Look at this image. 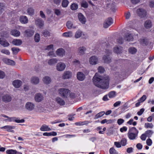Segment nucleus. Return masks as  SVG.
Segmentation results:
<instances>
[{
	"label": "nucleus",
	"mask_w": 154,
	"mask_h": 154,
	"mask_svg": "<svg viewBox=\"0 0 154 154\" xmlns=\"http://www.w3.org/2000/svg\"><path fill=\"white\" fill-rule=\"evenodd\" d=\"M24 121L25 120L23 119L20 120L18 119V118H17L15 117L14 122L17 123H21L24 122Z\"/></svg>",
	"instance_id": "nucleus-56"
},
{
	"label": "nucleus",
	"mask_w": 154,
	"mask_h": 154,
	"mask_svg": "<svg viewBox=\"0 0 154 154\" xmlns=\"http://www.w3.org/2000/svg\"><path fill=\"white\" fill-rule=\"evenodd\" d=\"M66 67L65 64L62 62L58 63L56 66L57 69L59 71H62Z\"/></svg>",
	"instance_id": "nucleus-8"
},
{
	"label": "nucleus",
	"mask_w": 154,
	"mask_h": 154,
	"mask_svg": "<svg viewBox=\"0 0 154 154\" xmlns=\"http://www.w3.org/2000/svg\"><path fill=\"white\" fill-rule=\"evenodd\" d=\"M128 51L129 53L134 54L137 52V50L134 47H130L128 49Z\"/></svg>",
	"instance_id": "nucleus-40"
},
{
	"label": "nucleus",
	"mask_w": 154,
	"mask_h": 154,
	"mask_svg": "<svg viewBox=\"0 0 154 154\" xmlns=\"http://www.w3.org/2000/svg\"><path fill=\"white\" fill-rule=\"evenodd\" d=\"M35 23L40 28H41L44 25V21L41 18L37 19L35 20Z\"/></svg>",
	"instance_id": "nucleus-18"
},
{
	"label": "nucleus",
	"mask_w": 154,
	"mask_h": 154,
	"mask_svg": "<svg viewBox=\"0 0 154 154\" xmlns=\"http://www.w3.org/2000/svg\"><path fill=\"white\" fill-rule=\"evenodd\" d=\"M27 12L28 14L30 15H33L34 14V9L31 7H29L27 9Z\"/></svg>",
	"instance_id": "nucleus-41"
},
{
	"label": "nucleus",
	"mask_w": 154,
	"mask_h": 154,
	"mask_svg": "<svg viewBox=\"0 0 154 154\" xmlns=\"http://www.w3.org/2000/svg\"><path fill=\"white\" fill-rule=\"evenodd\" d=\"M90 123V122L89 121H85L83 122H76L75 123V125H85L87 124Z\"/></svg>",
	"instance_id": "nucleus-38"
},
{
	"label": "nucleus",
	"mask_w": 154,
	"mask_h": 154,
	"mask_svg": "<svg viewBox=\"0 0 154 154\" xmlns=\"http://www.w3.org/2000/svg\"><path fill=\"white\" fill-rule=\"evenodd\" d=\"M82 34V32L80 30H78L75 32V37L76 38L80 37Z\"/></svg>",
	"instance_id": "nucleus-37"
},
{
	"label": "nucleus",
	"mask_w": 154,
	"mask_h": 154,
	"mask_svg": "<svg viewBox=\"0 0 154 154\" xmlns=\"http://www.w3.org/2000/svg\"><path fill=\"white\" fill-rule=\"evenodd\" d=\"M124 40V38L122 37H120L117 39L116 42L117 43L122 44L123 43Z\"/></svg>",
	"instance_id": "nucleus-47"
},
{
	"label": "nucleus",
	"mask_w": 154,
	"mask_h": 154,
	"mask_svg": "<svg viewBox=\"0 0 154 154\" xmlns=\"http://www.w3.org/2000/svg\"><path fill=\"white\" fill-rule=\"evenodd\" d=\"M24 35L27 37L32 36L34 33V31L32 29H28L24 31Z\"/></svg>",
	"instance_id": "nucleus-9"
},
{
	"label": "nucleus",
	"mask_w": 154,
	"mask_h": 154,
	"mask_svg": "<svg viewBox=\"0 0 154 154\" xmlns=\"http://www.w3.org/2000/svg\"><path fill=\"white\" fill-rule=\"evenodd\" d=\"M106 53L107 56H104L103 57V59L106 63H109L110 62L111 60L109 57V55L111 54V51L109 49H106Z\"/></svg>",
	"instance_id": "nucleus-4"
},
{
	"label": "nucleus",
	"mask_w": 154,
	"mask_h": 154,
	"mask_svg": "<svg viewBox=\"0 0 154 154\" xmlns=\"http://www.w3.org/2000/svg\"><path fill=\"white\" fill-rule=\"evenodd\" d=\"M35 107L34 105L32 103L28 102H27L25 105L26 108L29 111L33 110Z\"/></svg>",
	"instance_id": "nucleus-13"
},
{
	"label": "nucleus",
	"mask_w": 154,
	"mask_h": 154,
	"mask_svg": "<svg viewBox=\"0 0 154 154\" xmlns=\"http://www.w3.org/2000/svg\"><path fill=\"white\" fill-rule=\"evenodd\" d=\"M66 26L68 29H71V28L75 29L77 28L76 26H73V24L70 21H68L66 23Z\"/></svg>",
	"instance_id": "nucleus-35"
},
{
	"label": "nucleus",
	"mask_w": 154,
	"mask_h": 154,
	"mask_svg": "<svg viewBox=\"0 0 154 154\" xmlns=\"http://www.w3.org/2000/svg\"><path fill=\"white\" fill-rule=\"evenodd\" d=\"M55 101L56 103L60 106H63L65 104L64 100L61 97H58L56 98Z\"/></svg>",
	"instance_id": "nucleus-19"
},
{
	"label": "nucleus",
	"mask_w": 154,
	"mask_h": 154,
	"mask_svg": "<svg viewBox=\"0 0 154 154\" xmlns=\"http://www.w3.org/2000/svg\"><path fill=\"white\" fill-rule=\"evenodd\" d=\"M1 52L3 54L9 55L10 54V52L8 50L6 49H3L1 51Z\"/></svg>",
	"instance_id": "nucleus-52"
},
{
	"label": "nucleus",
	"mask_w": 154,
	"mask_h": 154,
	"mask_svg": "<svg viewBox=\"0 0 154 154\" xmlns=\"http://www.w3.org/2000/svg\"><path fill=\"white\" fill-rule=\"evenodd\" d=\"M109 81V77H101L98 75V74L97 73H95L93 78L94 85L96 86L103 89H106L108 88Z\"/></svg>",
	"instance_id": "nucleus-1"
},
{
	"label": "nucleus",
	"mask_w": 154,
	"mask_h": 154,
	"mask_svg": "<svg viewBox=\"0 0 154 154\" xmlns=\"http://www.w3.org/2000/svg\"><path fill=\"white\" fill-rule=\"evenodd\" d=\"M140 43L143 45H147L148 44V42L146 38H141L139 40Z\"/></svg>",
	"instance_id": "nucleus-28"
},
{
	"label": "nucleus",
	"mask_w": 154,
	"mask_h": 154,
	"mask_svg": "<svg viewBox=\"0 0 154 154\" xmlns=\"http://www.w3.org/2000/svg\"><path fill=\"white\" fill-rule=\"evenodd\" d=\"M122 48L120 46H116L114 48V52L117 54H120L122 53Z\"/></svg>",
	"instance_id": "nucleus-31"
},
{
	"label": "nucleus",
	"mask_w": 154,
	"mask_h": 154,
	"mask_svg": "<svg viewBox=\"0 0 154 154\" xmlns=\"http://www.w3.org/2000/svg\"><path fill=\"white\" fill-rule=\"evenodd\" d=\"M40 130L42 131H50L51 129L49 127L48 125L45 124L43 125L40 128Z\"/></svg>",
	"instance_id": "nucleus-26"
},
{
	"label": "nucleus",
	"mask_w": 154,
	"mask_h": 154,
	"mask_svg": "<svg viewBox=\"0 0 154 154\" xmlns=\"http://www.w3.org/2000/svg\"><path fill=\"white\" fill-rule=\"evenodd\" d=\"M15 117H10L9 118V119H6L5 121H8L9 122H14Z\"/></svg>",
	"instance_id": "nucleus-61"
},
{
	"label": "nucleus",
	"mask_w": 154,
	"mask_h": 154,
	"mask_svg": "<svg viewBox=\"0 0 154 154\" xmlns=\"http://www.w3.org/2000/svg\"><path fill=\"white\" fill-rule=\"evenodd\" d=\"M126 143L127 140L125 138L122 139L120 141V144L122 146H125L126 144Z\"/></svg>",
	"instance_id": "nucleus-53"
},
{
	"label": "nucleus",
	"mask_w": 154,
	"mask_h": 154,
	"mask_svg": "<svg viewBox=\"0 0 154 154\" xmlns=\"http://www.w3.org/2000/svg\"><path fill=\"white\" fill-rule=\"evenodd\" d=\"M124 122V120L122 119H119L117 120V122L119 125H122Z\"/></svg>",
	"instance_id": "nucleus-63"
},
{
	"label": "nucleus",
	"mask_w": 154,
	"mask_h": 154,
	"mask_svg": "<svg viewBox=\"0 0 154 154\" xmlns=\"http://www.w3.org/2000/svg\"><path fill=\"white\" fill-rule=\"evenodd\" d=\"M153 133V131L152 130H147L145 132L146 136L149 137H150Z\"/></svg>",
	"instance_id": "nucleus-44"
},
{
	"label": "nucleus",
	"mask_w": 154,
	"mask_h": 154,
	"mask_svg": "<svg viewBox=\"0 0 154 154\" xmlns=\"http://www.w3.org/2000/svg\"><path fill=\"white\" fill-rule=\"evenodd\" d=\"M35 98L36 102H39L43 100L44 97L42 94L37 93L35 95Z\"/></svg>",
	"instance_id": "nucleus-12"
},
{
	"label": "nucleus",
	"mask_w": 154,
	"mask_h": 154,
	"mask_svg": "<svg viewBox=\"0 0 154 154\" xmlns=\"http://www.w3.org/2000/svg\"><path fill=\"white\" fill-rule=\"evenodd\" d=\"M22 40L20 39H14L11 42V43L16 46H20L22 44Z\"/></svg>",
	"instance_id": "nucleus-25"
},
{
	"label": "nucleus",
	"mask_w": 154,
	"mask_h": 154,
	"mask_svg": "<svg viewBox=\"0 0 154 154\" xmlns=\"http://www.w3.org/2000/svg\"><path fill=\"white\" fill-rule=\"evenodd\" d=\"M11 98L10 95L6 94L3 95L2 97V100L6 102H8L11 100Z\"/></svg>",
	"instance_id": "nucleus-23"
},
{
	"label": "nucleus",
	"mask_w": 154,
	"mask_h": 154,
	"mask_svg": "<svg viewBox=\"0 0 154 154\" xmlns=\"http://www.w3.org/2000/svg\"><path fill=\"white\" fill-rule=\"evenodd\" d=\"M108 96L110 98H113L116 96V92L114 91L110 92L109 93Z\"/></svg>",
	"instance_id": "nucleus-50"
},
{
	"label": "nucleus",
	"mask_w": 154,
	"mask_h": 154,
	"mask_svg": "<svg viewBox=\"0 0 154 154\" xmlns=\"http://www.w3.org/2000/svg\"><path fill=\"white\" fill-rule=\"evenodd\" d=\"M63 36L66 37H71L73 36V33L72 32H65L63 33Z\"/></svg>",
	"instance_id": "nucleus-42"
},
{
	"label": "nucleus",
	"mask_w": 154,
	"mask_h": 154,
	"mask_svg": "<svg viewBox=\"0 0 154 154\" xmlns=\"http://www.w3.org/2000/svg\"><path fill=\"white\" fill-rule=\"evenodd\" d=\"M10 33L11 35L16 37H19L20 34V32L16 29L12 30Z\"/></svg>",
	"instance_id": "nucleus-22"
},
{
	"label": "nucleus",
	"mask_w": 154,
	"mask_h": 154,
	"mask_svg": "<svg viewBox=\"0 0 154 154\" xmlns=\"http://www.w3.org/2000/svg\"><path fill=\"white\" fill-rule=\"evenodd\" d=\"M65 52V50L62 48L58 49L56 51L57 55L61 57H62L64 55Z\"/></svg>",
	"instance_id": "nucleus-24"
},
{
	"label": "nucleus",
	"mask_w": 154,
	"mask_h": 154,
	"mask_svg": "<svg viewBox=\"0 0 154 154\" xmlns=\"http://www.w3.org/2000/svg\"><path fill=\"white\" fill-rule=\"evenodd\" d=\"M81 6L84 8H87L88 6V5L86 2H83L81 3Z\"/></svg>",
	"instance_id": "nucleus-57"
},
{
	"label": "nucleus",
	"mask_w": 154,
	"mask_h": 154,
	"mask_svg": "<svg viewBox=\"0 0 154 154\" xmlns=\"http://www.w3.org/2000/svg\"><path fill=\"white\" fill-rule=\"evenodd\" d=\"M58 60L56 58H52L50 59L48 61V63L49 65H52L56 64Z\"/></svg>",
	"instance_id": "nucleus-33"
},
{
	"label": "nucleus",
	"mask_w": 154,
	"mask_h": 154,
	"mask_svg": "<svg viewBox=\"0 0 154 154\" xmlns=\"http://www.w3.org/2000/svg\"><path fill=\"white\" fill-rule=\"evenodd\" d=\"M11 50L13 51V54H17V53L19 51L20 49L16 48H12L11 49Z\"/></svg>",
	"instance_id": "nucleus-48"
},
{
	"label": "nucleus",
	"mask_w": 154,
	"mask_h": 154,
	"mask_svg": "<svg viewBox=\"0 0 154 154\" xmlns=\"http://www.w3.org/2000/svg\"><path fill=\"white\" fill-rule=\"evenodd\" d=\"M6 152L7 154H16L17 151L15 150L10 149L7 150Z\"/></svg>",
	"instance_id": "nucleus-46"
},
{
	"label": "nucleus",
	"mask_w": 154,
	"mask_h": 154,
	"mask_svg": "<svg viewBox=\"0 0 154 154\" xmlns=\"http://www.w3.org/2000/svg\"><path fill=\"white\" fill-rule=\"evenodd\" d=\"M77 79L80 81H82L85 78V75L82 72H78L77 74Z\"/></svg>",
	"instance_id": "nucleus-15"
},
{
	"label": "nucleus",
	"mask_w": 154,
	"mask_h": 154,
	"mask_svg": "<svg viewBox=\"0 0 154 154\" xmlns=\"http://www.w3.org/2000/svg\"><path fill=\"white\" fill-rule=\"evenodd\" d=\"M0 44L4 47H8L10 45L8 42L3 38H0Z\"/></svg>",
	"instance_id": "nucleus-10"
},
{
	"label": "nucleus",
	"mask_w": 154,
	"mask_h": 154,
	"mask_svg": "<svg viewBox=\"0 0 154 154\" xmlns=\"http://www.w3.org/2000/svg\"><path fill=\"white\" fill-rule=\"evenodd\" d=\"M124 38V40L128 41H132L133 40V37L132 35L129 33L125 34Z\"/></svg>",
	"instance_id": "nucleus-14"
},
{
	"label": "nucleus",
	"mask_w": 154,
	"mask_h": 154,
	"mask_svg": "<svg viewBox=\"0 0 154 154\" xmlns=\"http://www.w3.org/2000/svg\"><path fill=\"white\" fill-rule=\"evenodd\" d=\"M70 7L72 10L74 11L78 8V5L77 4L73 3L71 4Z\"/></svg>",
	"instance_id": "nucleus-43"
},
{
	"label": "nucleus",
	"mask_w": 154,
	"mask_h": 154,
	"mask_svg": "<svg viewBox=\"0 0 154 154\" xmlns=\"http://www.w3.org/2000/svg\"><path fill=\"white\" fill-rule=\"evenodd\" d=\"M98 60L97 57L95 56H93L89 59V62L90 64L95 65L97 63Z\"/></svg>",
	"instance_id": "nucleus-7"
},
{
	"label": "nucleus",
	"mask_w": 154,
	"mask_h": 154,
	"mask_svg": "<svg viewBox=\"0 0 154 154\" xmlns=\"http://www.w3.org/2000/svg\"><path fill=\"white\" fill-rule=\"evenodd\" d=\"M153 127V124L152 123H146L145 124V127L146 128H152Z\"/></svg>",
	"instance_id": "nucleus-51"
},
{
	"label": "nucleus",
	"mask_w": 154,
	"mask_h": 154,
	"mask_svg": "<svg viewBox=\"0 0 154 154\" xmlns=\"http://www.w3.org/2000/svg\"><path fill=\"white\" fill-rule=\"evenodd\" d=\"M35 41L36 42H38L40 40V35L38 33H36L34 37Z\"/></svg>",
	"instance_id": "nucleus-49"
},
{
	"label": "nucleus",
	"mask_w": 154,
	"mask_h": 154,
	"mask_svg": "<svg viewBox=\"0 0 154 154\" xmlns=\"http://www.w3.org/2000/svg\"><path fill=\"white\" fill-rule=\"evenodd\" d=\"M60 95L63 98H67L70 94V91L64 88H60L58 91Z\"/></svg>",
	"instance_id": "nucleus-3"
},
{
	"label": "nucleus",
	"mask_w": 154,
	"mask_h": 154,
	"mask_svg": "<svg viewBox=\"0 0 154 154\" xmlns=\"http://www.w3.org/2000/svg\"><path fill=\"white\" fill-rule=\"evenodd\" d=\"M138 131L136 128L133 127L129 128L128 135L129 138L131 140L135 139L137 136Z\"/></svg>",
	"instance_id": "nucleus-2"
},
{
	"label": "nucleus",
	"mask_w": 154,
	"mask_h": 154,
	"mask_svg": "<svg viewBox=\"0 0 154 154\" xmlns=\"http://www.w3.org/2000/svg\"><path fill=\"white\" fill-rule=\"evenodd\" d=\"M15 127L14 126L7 125L0 128L1 129H5L8 132L14 133V131L13 129H14Z\"/></svg>",
	"instance_id": "nucleus-6"
},
{
	"label": "nucleus",
	"mask_w": 154,
	"mask_h": 154,
	"mask_svg": "<svg viewBox=\"0 0 154 154\" xmlns=\"http://www.w3.org/2000/svg\"><path fill=\"white\" fill-rule=\"evenodd\" d=\"M20 20L22 23L26 24L28 23V20L26 16H21L20 17Z\"/></svg>",
	"instance_id": "nucleus-29"
},
{
	"label": "nucleus",
	"mask_w": 154,
	"mask_h": 154,
	"mask_svg": "<svg viewBox=\"0 0 154 154\" xmlns=\"http://www.w3.org/2000/svg\"><path fill=\"white\" fill-rule=\"evenodd\" d=\"M104 68L102 66H99L98 68V72L100 73H103L104 72Z\"/></svg>",
	"instance_id": "nucleus-62"
},
{
	"label": "nucleus",
	"mask_w": 154,
	"mask_h": 154,
	"mask_svg": "<svg viewBox=\"0 0 154 154\" xmlns=\"http://www.w3.org/2000/svg\"><path fill=\"white\" fill-rule=\"evenodd\" d=\"M86 50L85 47L84 46L79 47L78 50V53L79 54L82 55L84 54L85 51Z\"/></svg>",
	"instance_id": "nucleus-32"
},
{
	"label": "nucleus",
	"mask_w": 154,
	"mask_h": 154,
	"mask_svg": "<svg viewBox=\"0 0 154 154\" xmlns=\"http://www.w3.org/2000/svg\"><path fill=\"white\" fill-rule=\"evenodd\" d=\"M144 26L146 29H149L151 28L152 26V23L151 21L149 20H146L144 23Z\"/></svg>",
	"instance_id": "nucleus-30"
},
{
	"label": "nucleus",
	"mask_w": 154,
	"mask_h": 154,
	"mask_svg": "<svg viewBox=\"0 0 154 154\" xmlns=\"http://www.w3.org/2000/svg\"><path fill=\"white\" fill-rule=\"evenodd\" d=\"M146 98V95H143L139 100V101L141 102H142L144 101Z\"/></svg>",
	"instance_id": "nucleus-59"
},
{
	"label": "nucleus",
	"mask_w": 154,
	"mask_h": 154,
	"mask_svg": "<svg viewBox=\"0 0 154 154\" xmlns=\"http://www.w3.org/2000/svg\"><path fill=\"white\" fill-rule=\"evenodd\" d=\"M3 61L4 62L8 65L13 66H14L15 65V63L14 61L8 58H4L3 59Z\"/></svg>",
	"instance_id": "nucleus-16"
},
{
	"label": "nucleus",
	"mask_w": 154,
	"mask_h": 154,
	"mask_svg": "<svg viewBox=\"0 0 154 154\" xmlns=\"http://www.w3.org/2000/svg\"><path fill=\"white\" fill-rule=\"evenodd\" d=\"M105 113L104 111H101L96 114L94 117V119H98L102 116Z\"/></svg>",
	"instance_id": "nucleus-39"
},
{
	"label": "nucleus",
	"mask_w": 154,
	"mask_h": 154,
	"mask_svg": "<svg viewBox=\"0 0 154 154\" xmlns=\"http://www.w3.org/2000/svg\"><path fill=\"white\" fill-rule=\"evenodd\" d=\"M22 82L19 80H16L13 82V85L16 88H19L22 85Z\"/></svg>",
	"instance_id": "nucleus-20"
},
{
	"label": "nucleus",
	"mask_w": 154,
	"mask_h": 154,
	"mask_svg": "<svg viewBox=\"0 0 154 154\" xmlns=\"http://www.w3.org/2000/svg\"><path fill=\"white\" fill-rule=\"evenodd\" d=\"M43 81L46 84H49L51 82V79L50 77L48 76H45L43 79Z\"/></svg>",
	"instance_id": "nucleus-36"
},
{
	"label": "nucleus",
	"mask_w": 154,
	"mask_h": 154,
	"mask_svg": "<svg viewBox=\"0 0 154 154\" xmlns=\"http://www.w3.org/2000/svg\"><path fill=\"white\" fill-rule=\"evenodd\" d=\"M146 144L149 146H150L152 145V140L149 138L147 139L146 140Z\"/></svg>",
	"instance_id": "nucleus-60"
},
{
	"label": "nucleus",
	"mask_w": 154,
	"mask_h": 154,
	"mask_svg": "<svg viewBox=\"0 0 154 154\" xmlns=\"http://www.w3.org/2000/svg\"><path fill=\"white\" fill-rule=\"evenodd\" d=\"M4 4L3 3H0V14H1L4 10Z\"/></svg>",
	"instance_id": "nucleus-55"
},
{
	"label": "nucleus",
	"mask_w": 154,
	"mask_h": 154,
	"mask_svg": "<svg viewBox=\"0 0 154 154\" xmlns=\"http://www.w3.org/2000/svg\"><path fill=\"white\" fill-rule=\"evenodd\" d=\"M127 130V128L126 126H123L120 129V131L121 132H123L124 131H126Z\"/></svg>",
	"instance_id": "nucleus-64"
},
{
	"label": "nucleus",
	"mask_w": 154,
	"mask_h": 154,
	"mask_svg": "<svg viewBox=\"0 0 154 154\" xmlns=\"http://www.w3.org/2000/svg\"><path fill=\"white\" fill-rule=\"evenodd\" d=\"M69 2L67 0H63L62 2V6L63 7H66L69 4Z\"/></svg>",
	"instance_id": "nucleus-45"
},
{
	"label": "nucleus",
	"mask_w": 154,
	"mask_h": 154,
	"mask_svg": "<svg viewBox=\"0 0 154 154\" xmlns=\"http://www.w3.org/2000/svg\"><path fill=\"white\" fill-rule=\"evenodd\" d=\"M113 23V20L112 18L111 17H109L105 21L103 24V27L105 28H107Z\"/></svg>",
	"instance_id": "nucleus-5"
},
{
	"label": "nucleus",
	"mask_w": 154,
	"mask_h": 154,
	"mask_svg": "<svg viewBox=\"0 0 154 154\" xmlns=\"http://www.w3.org/2000/svg\"><path fill=\"white\" fill-rule=\"evenodd\" d=\"M43 34L45 37L49 36H50V33L47 30H45L43 32Z\"/></svg>",
	"instance_id": "nucleus-54"
},
{
	"label": "nucleus",
	"mask_w": 154,
	"mask_h": 154,
	"mask_svg": "<svg viewBox=\"0 0 154 154\" xmlns=\"http://www.w3.org/2000/svg\"><path fill=\"white\" fill-rule=\"evenodd\" d=\"M72 64L75 66L76 67H79L80 65L81 62L78 60L76 59H74L72 62Z\"/></svg>",
	"instance_id": "nucleus-34"
},
{
	"label": "nucleus",
	"mask_w": 154,
	"mask_h": 154,
	"mask_svg": "<svg viewBox=\"0 0 154 154\" xmlns=\"http://www.w3.org/2000/svg\"><path fill=\"white\" fill-rule=\"evenodd\" d=\"M116 152V150L112 147L110 148L109 150V152L110 154H114Z\"/></svg>",
	"instance_id": "nucleus-58"
},
{
	"label": "nucleus",
	"mask_w": 154,
	"mask_h": 154,
	"mask_svg": "<svg viewBox=\"0 0 154 154\" xmlns=\"http://www.w3.org/2000/svg\"><path fill=\"white\" fill-rule=\"evenodd\" d=\"M31 82L34 85H36L39 83V79L38 77L33 76L31 78Z\"/></svg>",
	"instance_id": "nucleus-27"
},
{
	"label": "nucleus",
	"mask_w": 154,
	"mask_h": 154,
	"mask_svg": "<svg viewBox=\"0 0 154 154\" xmlns=\"http://www.w3.org/2000/svg\"><path fill=\"white\" fill-rule=\"evenodd\" d=\"M72 76L71 72L69 71H66L64 72L63 76L62 78L63 79H67L70 78Z\"/></svg>",
	"instance_id": "nucleus-21"
},
{
	"label": "nucleus",
	"mask_w": 154,
	"mask_h": 154,
	"mask_svg": "<svg viewBox=\"0 0 154 154\" xmlns=\"http://www.w3.org/2000/svg\"><path fill=\"white\" fill-rule=\"evenodd\" d=\"M78 17L79 21L82 24H85L86 21V20L85 16L81 13H79Z\"/></svg>",
	"instance_id": "nucleus-17"
},
{
	"label": "nucleus",
	"mask_w": 154,
	"mask_h": 154,
	"mask_svg": "<svg viewBox=\"0 0 154 154\" xmlns=\"http://www.w3.org/2000/svg\"><path fill=\"white\" fill-rule=\"evenodd\" d=\"M137 12L139 15L141 17H144L146 15V12L144 9L139 8L137 10Z\"/></svg>",
	"instance_id": "nucleus-11"
}]
</instances>
